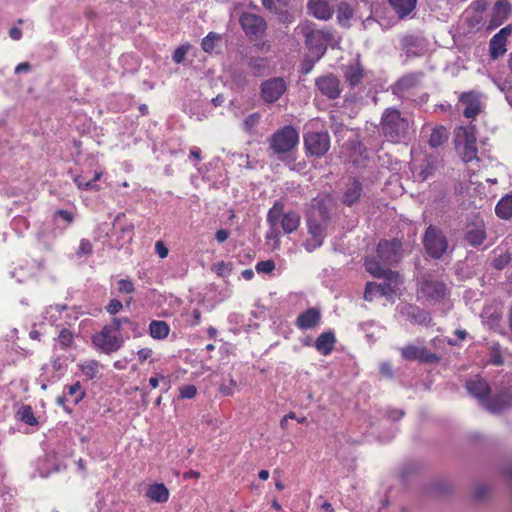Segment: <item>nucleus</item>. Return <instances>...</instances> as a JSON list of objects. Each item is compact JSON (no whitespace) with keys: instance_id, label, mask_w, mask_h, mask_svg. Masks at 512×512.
<instances>
[{"instance_id":"nucleus-1","label":"nucleus","mask_w":512,"mask_h":512,"mask_svg":"<svg viewBox=\"0 0 512 512\" xmlns=\"http://www.w3.org/2000/svg\"><path fill=\"white\" fill-rule=\"evenodd\" d=\"M329 219V210L322 201L317 202L311 208L307 218V228L310 237L303 244L308 252H313L322 246Z\"/></svg>"},{"instance_id":"nucleus-2","label":"nucleus","mask_w":512,"mask_h":512,"mask_svg":"<svg viewBox=\"0 0 512 512\" xmlns=\"http://www.w3.org/2000/svg\"><path fill=\"white\" fill-rule=\"evenodd\" d=\"M284 205L280 201H276L273 207L268 211L267 221L270 225V230L267 233V238H278L279 231L278 224L281 225L282 230L287 233L295 232L299 226L301 217L295 211L283 212Z\"/></svg>"},{"instance_id":"nucleus-3","label":"nucleus","mask_w":512,"mask_h":512,"mask_svg":"<svg viewBox=\"0 0 512 512\" xmlns=\"http://www.w3.org/2000/svg\"><path fill=\"white\" fill-rule=\"evenodd\" d=\"M380 126L389 141L399 143L407 138L410 122L398 109L387 108L382 114Z\"/></svg>"},{"instance_id":"nucleus-4","label":"nucleus","mask_w":512,"mask_h":512,"mask_svg":"<svg viewBox=\"0 0 512 512\" xmlns=\"http://www.w3.org/2000/svg\"><path fill=\"white\" fill-rule=\"evenodd\" d=\"M298 30L305 37L307 48L316 55L319 60L327 50V45L333 40V33L329 29H314L312 23L305 22L297 26Z\"/></svg>"},{"instance_id":"nucleus-5","label":"nucleus","mask_w":512,"mask_h":512,"mask_svg":"<svg viewBox=\"0 0 512 512\" xmlns=\"http://www.w3.org/2000/svg\"><path fill=\"white\" fill-rule=\"evenodd\" d=\"M269 147L273 154L280 160L292 153L299 143V133L287 125L275 131L268 139Z\"/></svg>"},{"instance_id":"nucleus-6","label":"nucleus","mask_w":512,"mask_h":512,"mask_svg":"<svg viewBox=\"0 0 512 512\" xmlns=\"http://www.w3.org/2000/svg\"><path fill=\"white\" fill-rule=\"evenodd\" d=\"M476 130L474 126H461L455 130V147L464 162H470L477 158Z\"/></svg>"},{"instance_id":"nucleus-7","label":"nucleus","mask_w":512,"mask_h":512,"mask_svg":"<svg viewBox=\"0 0 512 512\" xmlns=\"http://www.w3.org/2000/svg\"><path fill=\"white\" fill-rule=\"evenodd\" d=\"M384 282L381 284L375 282H368L364 291V299L366 301L373 300V291L379 290L381 296L391 299L399 290L402 284V279L398 272L388 269L384 275L379 277Z\"/></svg>"},{"instance_id":"nucleus-8","label":"nucleus","mask_w":512,"mask_h":512,"mask_svg":"<svg viewBox=\"0 0 512 512\" xmlns=\"http://www.w3.org/2000/svg\"><path fill=\"white\" fill-rule=\"evenodd\" d=\"M423 244L429 256L440 259L449 248L444 232L435 225H429L423 235Z\"/></svg>"},{"instance_id":"nucleus-9","label":"nucleus","mask_w":512,"mask_h":512,"mask_svg":"<svg viewBox=\"0 0 512 512\" xmlns=\"http://www.w3.org/2000/svg\"><path fill=\"white\" fill-rule=\"evenodd\" d=\"M92 343L101 352L112 354L122 347L123 339L113 330L112 325H105L92 336Z\"/></svg>"},{"instance_id":"nucleus-10","label":"nucleus","mask_w":512,"mask_h":512,"mask_svg":"<svg viewBox=\"0 0 512 512\" xmlns=\"http://www.w3.org/2000/svg\"><path fill=\"white\" fill-rule=\"evenodd\" d=\"M418 294L419 297L425 299L431 304H434L440 302L446 297L447 287L442 281L433 279L430 276H425L420 282Z\"/></svg>"},{"instance_id":"nucleus-11","label":"nucleus","mask_w":512,"mask_h":512,"mask_svg":"<svg viewBox=\"0 0 512 512\" xmlns=\"http://www.w3.org/2000/svg\"><path fill=\"white\" fill-rule=\"evenodd\" d=\"M304 148L306 154L314 157L324 156L330 149V136L328 132H308L304 135Z\"/></svg>"},{"instance_id":"nucleus-12","label":"nucleus","mask_w":512,"mask_h":512,"mask_svg":"<svg viewBox=\"0 0 512 512\" xmlns=\"http://www.w3.org/2000/svg\"><path fill=\"white\" fill-rule=\"evenodd\" d=\"M287 88V82L282 77L267 79L260 85V98L266 104H273L286 93Z\"/></svg>"},{"instance_id":"nucleus-13","label":"nucleus","mask_w":512,"mask_h":512,"mask_svg":"<svg viewBox=\"0 0 512 512\" xmlns=\"http://www.w3.org/2000/svg\"><path fill=\"white\" fill-rule=\"evenodd\" d=\"M240 24L245 34L254 39L261 38L267 28L265 19L254 13H243L240 17Z\"/></svg>"},{"instance_id":"nucleus-14","label":"nucleus","mask_w":512,"mask_h":512,"mask_svg":"<svg viewBox=\"0 0 512 512\" xmlns=\"http://www.w3.org/2000/svg\"><path fill=\"white\" fill-rule=\"evenodd\" d=\"M402 244L397 239L382 240L377 245V257L384 264L398 263L402 257Z\"/></svg>"},{"instance_id":"nucleus-15","label":"nucleus","mask_w":512,"mask_h":512,"mask_svg":"<svg viewBox=\"0 0 512 512\" xmlns=\"http://www.w3.org/2000/svg\"><path fill=\"white\" fill-rule=\"evenodd\" d=\"M401 356L406 360H419L423 363H438L440 357L428 351L424 346L408 344L401 348Z\"/></svg>"},{"instance_id":"nucleus-16","label":"nucleus","mask_w":512,"mask_h":512,"mask_svg":"<svg viewBox=\"0 0 512 512\" xmlns=\"http://www.w3.org/2000/svg\"><path fill=\"white\" fill-rule=\"evenodd\" d=\"M512 33V28L510 25L503 27L500 29L490 40L489 42V53L490 57L493 60L498 59L503 56L507 52V42L508 38Z\"/></svg>"},{"instance_id":"nucleus-17","label":"nucleus","mask_w":512,"mask_h":512,"mask_svg":"<svg viewBox=\"0 0 512 512\" xmlns=\"http://www.w3.org/2000/svg\"><path fill=\"white\" fill-rule=\"evenodd\" d=\"M315 85L320 93L329 99H336L341 94L339 79L333 74H327L318 77Z\"/></svg>"},{"instance_id":"nucleus-18","label":"nucleus","mask_w":512,"mask_h":512,"mask_svg":"<svg viewBox=\"0 0 512 512\" xmlns=\"http://www.w3.org/2000/svg\"><path fill=\"white\" fill-rule=\"evenodd\" d=\"M436 168V160L432 156L425 155L419 163L413 162V178L415 181L424 182L435 174Z\"/></svg>"},{"instance_id":"nucleus-19","label":"nucleus","mask_w":512,"mask_h":512,"mask_svg":"<svg viewBox=\"0 0 512 512\" xmlns=\"http://www.w3.org/2000/svg\"><path fill=\"white\" fill-rule=\"evenodd\" d=\"M459 102L463 106V115L467 118H475L482 110L479 93L473 91L462 93Z\"/></svg>"},{"instance_id":"nucleus-20","label":"nucleus","mask_w":512,"mask_h":512,"mask_svg":"<svg viewBox=\"0 0 512 512\" xmlns=\"http://www.w3.org/2000/svg\"><path fill=\"white\" fill-rule=\"evenodd\" d=\"M466 389L468 393L476 398L481 404H485L491 390L483 378L474 376L466 381Z\"/></svg>"},{"instance_id":"nucleus-21","label":"nucleus","mask_w":512,"mask_h":512,"mask_svg":"<svg viewBox=\"0 0 512 512\" xmlns=\"http://www.w3.org/2000/svg\"><path fill=\"white\" fill-rule=\"evenodd\" d=\"M423 76V72H411L405 74L392 86L393 93L399 95L416 87L419 85Z\"/></svg>"},{"instance_id":"nucleus-22","label":"nucleus","mask_w":512,"mask_h":512,"mask_svg":"<svg viewBox=\"0 0 512 512\" xmlns=\"http://www.w3.org/2000/svg\"><path fill=\"white\" fill-rule=\"evenodd\" d=\"M321 320V313L317 308H309L298 315L296 326L301 330L313 329L317 327Z\"/></svg>"},{"instance_id":"nucleus-23","label":"nucleus","mask_w":512,"mask_h":512,"mask_svg":"<svg viewBox=\"0 0 512 512\" xmlns=\"http://www.w3.org/2000/svg\"><path fill=\"white\" fill-rule=\"evenodd\" d=\"M511 13V5L507 0H498L491 12L490 28L500 26Z\"/></svg>"},{"instance_id":"nucleus-24","label":"nucleus","mask_w":512,"mask_h":512,"mask_svg":"<svg viewBox=\"0 0 512 512\" xmlns=\"http://www.w3.org/2000/svg\"><path fill=\"white\" fill-rule=\"evenodd\" d=\"M307 8L309 13L319 20H329L333 14V10L325 0H309Z\"/></svg>"},{"instance_id":"nucleus-25","label":"nucleus","mask_w":512,"mask_h":512,"mask_svg":"<svg viewBox=\"0 0 512 512\" xmlns=\"http://www.w3.org/2000/svg\"><path fill=\"white\" fill-rule=\"evenodd\" d=\"M512 394L509 391L496 395L492 400H486L484 406L492 413H499L510 406Z\"/></svg>"},{"instance_id":"nucleus-26","label":"nucleus","mask_w":512,"mask_h":512,"mask_svg":"<svg viewBox=\"0 0 512 512\" xmlns=\"http://www.w3.org/2000/svg\"><path fill=\"white\" fill-rule=\"evenodd\" d=\"M336 343L335 334L327 331L320 334L315 341V348L323 355H328L334 349Z\"/></svg>"},{"instance_id":"nucleus-27","label":"nucleus","mask_w":512,"mask_h":512,"mask_svg":"<svg viewBox=\"0 0 512 512\" xmlns=\"http://www.w3.org/2000/svg\"><path fill=\"white\" fill-rule=\"evenodd\" d=\"M418 0H388L389 5L401 19L415 10Z\"/></svg>"},{"instance_id":"nucleus-28","label":"nucleus","mask_w":512,"mask_h":512,"mask_svg":"<svg viewBox=\"0 0 512 512\" xmlns=\"http://www.w3.org/2000/svg\"><path fill=\"white\" fill-rule=\"evenodd\" d=\"M362 185L359 181L353 180L346 188L343 194V203L347 206H352L361 197Z\"/></svg>"},{"instance_id":"nucleus-29","label":"nucleus","mask_w":512,"mask_h":512,"mask_svg":"<svg viewBox=\"0 0 512 512\" xmlns=\"http://www.w3.org/2000/svg\"><path fill=\"white\" fill-rule=\"evenodd\" d=\"M486 238V231L483 225H475L469 228L465 234V240L471 246H479Z\"/></svg>"},{"instance_id":"nucleus-30","label":"nucleus","mask_w":512,"mask_h":512,"mask_svg":"<svg viewBox=\"0 0 512 512\" xmlns=\"http://www.w3.org/2000/svg\"><path fill=\"white\" fill-rule=\"evenodd\" d=\"M147 497L156 503H164L169 498V491L164 484H154L149 487Z\"/></svg>"},{"instance_id":"nucleus-31","label":"nucleus","mask_w":512,"mask_h":512,"mask_svg":"<svg viewBox=\"0 0 512 512\" xmlns=\"http://www.w3.org/2000/svg\"><path fill=\"white\" fill-rule=\"evenodd\" d=\"M364 77L363 68L359 64L350 65L346 68L345 79L351 87L357 86Z\"/></svg>"},{"instance_id":"nucleus-32","label":"nucleus","mask_w":512,"mask_h":512,"mask_svg":"<svg viewBox=\"0 0 512 512\" xmlns=\"http://www.w3.org/2000/svg\"><path fill=\"white\" fill-rule=\"evenodd\" d=\"M170 328L165 321L154 320L149 325L150 336L154 339H165L169 335Z\"/></svg>"},{"instance_id":"nucleus-33","label":"nucleus","mask_w":512,"mask_h":512,"mask_svg":"<svg viewBox=\"0 0 512 512\" xmlns=\"http://www.w3.org/2000/svg\"><path fill=\"white\" fill-rule=\"evenodd\" d=\"M495 212L502 219H509L512 216V196L503 197L496 205Z\"/></svg>"},{"instance_id":"nucleus-34","label":"nucleus","mask_w":512,"mask_h":512,"mask_svg":"<svg viewBox=\"0 0 512 512\" xmlns=\"http://www.w3.org/2000/svg\"><path fill=\"white\" fill-rule=\"evenodd\" d=\"M448 139L447 131L443 126L432 130L429 138V145L433 148L441 146Z\"/></svg>"},{"instance_id":"nucleus-35","label":"nucleus","mask_w":512,"mask_h":512,"mask_svg":"<svg viewBox=\"0 0 512 512\" xmlns=\"http://www.w3.org/2000/svg\"><path fill=\"white\" fill-rule=\"evenodd\" d=\"M365 268L373 277L379 278L388 270L380 265V263L374 257H368L365 259Z\"/></svg>"},{"instance_id":"nucleus-36","label":"nucleus","mask_w":512,"mask_h":512,"mask_svg":"<svg viewBox=\"0 0 512 512\" xmlns=\"http://www.w3.org/2000/svg\"><path fill=\"white\" fill-rule=\"evenodd\" d=\"M74 183L80 190H93V191H100L101 187L97 183H94L93 181L87 180V178L83 174L76 175L73 178Z\"/></svg>"},{"instance_id":"nucleus-37","label":"nucleus","mask_w":512,"mask_h":512,"mask_svg":"<svg viewBox=\"0 0 512 512\" xmlns=\"http://www.w3.org/2000/svg\"><path fill=\"white\" fill-rule=\"evenodd\" d=\"M79 368L88 379H93L98 373L99 362L96 360H88L79 364Z\"/></svg>"},{"instance_id":"nucleus-38","label":"nucleus","mask_w":512,"mask_h":512,"mask_svg":"<svg viewBox=\"0 0 512 512\" xmlns=\"http://www.w3.org/2000/svg\"><path fill=\"white\" fill-rule=\"evenodd\" d=\"M353 17V9L350 4L341 2L337 8V19L339 23L347 22Z\"/></svg>"},{"instance_id":"nucleus-39","label":"nucleus","mask_w":512,"mask_h":512,"mask_svg":"<svg viewBox=\"0 0 512 512\" xmlns=\"http://www.w3.org/2000/svg\"><path fill=\"white\" fill-rule=\"evenodd\" d=\"M19 416H20L21 421H23L24 423H26L30 426H35L38 424V421L33 414L32 408L28 405L23 406L19 410Z\"/></svg>"},{"instance_id":"nucleus-40","label":"nucleus","mask_w":512,"mask_h":512,"mask_svg":"<svg viewBox=\"0 0 512 512\" xmlns=\"http://www.w3.org/2000/svg\"><path fill=\"white\" fill-rule=\"evenodd\" d=\"M280 161H282L290 170L297 172L303 171L306 167V163L304 161L296 162L292 154L280 159Z\"/></svg>"},{"instance_id":"nucleus-41","label":"nucleus","mask_w":512,"mask_h":512,"mask_svg":"<svg viewBox=\"0 0 512 512\" xmlns=\"http://www.w3.org/2000/svg\"><path fill=\"white\" fill-rule=\"evenodd\" d=\"M261 115L258 112L252 113L248 115L244 122L243 128L247 133H251L255 126H257L260 122Z\"/></svg>"},{"instance_id":"nucleus-42","label":"nucleus","mask_w":512,"mask_h":512,"mask_svg":"<svg viewBox=\"0 0 512 512\" xmlns=\"http://www.w3.org/2000/svg\"><path fill=\"white\" fill-rule=\"evenodd\" d=\"M249 67L255 76H260L266 68V61L263 58H253L249 62Z\"/></svg>"},{"instance_id":"nucleus-43","label":"nucleus","mask_w":512,"mask_h":512,"mask_svg":"<svg viewBox=\"0 0 512 512\" xmlns=\"http://www.w3.org/2000/svg\"><path fill=\"white\" fill-rule=\"evenodd\" d=\"M58 341L61 344L62 348L70 347L73 343L72 332L66 328H63L58 335Z\"/></svg>"},{"instance_id":"nucleus-44","label":"nucleus","mask_w":512,"mask_h":512,"mask_svg":"<svg viewBox=\"0 0 512 512\" xmlns=\"http://www.w3.org/2000/svg\"><path fill=\"white\" fill-rule=\"evenodd\" d=\"M219 39L218 35L210 32L201 42V47L205 52H211L215 47V41Z\"/></svg>"},{"instance_id":"nucleus-45","label":"nucleus","mask_w":512,"mask_h":512,"mask_svg":"<svg viewBox=\"0 0 512 512\" xmlns=\"http://www.w3.org/2000/svg\"><path fill=\"white\" fill-rule=\"evenodd\" d=\"M191 46L189 44L182 45L175 49L172 59L175 63L180 64L185 60L186 54L189 51Z\"/></svg>"},{"instance_id":"nucleus-46","label":"nucleus","mask_w":512,"mask_h":512,"mask_svg":"<svg viewBox=\"0 0 512 512\" xmlns=\"http://www.w3.org/2000/svg\"><path fill=\"white\" fill-rule=\"evenodd\" d=\"M92 252H93L92 243L88 239H82L80 241V244H79V247H78V250L76 253L77 256L78 257L88 256V255H91Z\"/></svg>"},{"instance_id":"nucleus-47","label":"nucleus","mask_w":512,"mask_h":512,"mask_svg":"<svg viewBox=\"0 0 512 512\" xmlns=\"http://www.w3.org/2000/svg\"><path fill=\"white\" fill-rule=\"evenodd\" d=\"M123 324L129 325L132 329L136 328V324L134 322L130 321L126 317H124V318H116L115 317V318H113L112 323L110 325H112L113 330L119 334V332L122 329Z\"/></svg>"},{"instance_id":"nucleus-48","label":"nucleus","mask_w":512,"mask_h":512,"mask_svg":"<svg viewBox=\"0 0 512 512\" xmlns=\"http://www.w3.org/2000/svg\"><path fill=\"white\" fill-rule=\"evenodd\" d=\"M412 319L418 324H428L431 320L429 314L420 309H414V312L411 314Z\"/></svg>"},{"instance_id":"nucleus-49","label":"nucleus","mask_w":512,"mask_h":512,"mask_svg":"<svg viewBox=\"0 0 512 512\" xmlns=\"http://www.w3.org/2000/svg\"><path fill=\"white\" fill-rule=\"evenodd\" d=\"M180 398L192 399L197 394V388L194 385H184L179 388Z\"/></svg>"},{"instance_id":"nucleus-50","label":"nucleus","mask_w":512,"mask_h":512,"mask_svg":"<svg viewBox=\"0 0 512 512\" xmlns=\"http://www.w3.org/2000/svg\"><path fill=\"white\" fill-rule=\"evenodd\" d=\"M68 395L74 397V402L78 403L84 396V392L81 390V385L79 382L69 386Z\"/></svg>"},{"instance_id":"nucleus-51","label":"nucleus","mask_w":512,"mask_h":512,"mask_svg":"<svg viewBox=\"0 0 512 512\" xmlns=\"http://www.w3.org/2000/svg\"><path fill=\"white\" fill-rule=\"evenodd\" d=\"M256 271L258 273H271L275 269V263L272 260L260 261L256 264Z\"/></svg>"},{"instance_id":"nucleus-52","label":"nucleus","mask_w":512,"mask_h":512,"mask_svg":"<svg viewBox=\"0 0 512 512\" xmlns=\"http://www.w3.org/2000/svg\"><path fill=\"white\" fill-rule=\"evenodd\" d=\"M237 387V381L233 378L229 379V384H221L219 387V391L222 396H231L234 394V390Z\"/></svg>"},{"instance_id":"nucleus-53","label":"nucleus","mask_w":512,"mask_h":512,"mask_svg":"<svg viewBox=\"0 0 512 512\" xmlns=\"http://www.w3.org/2000/svg\"><path fill=\"white\" fill-rule=\"evenodd\" d=\"M289 0H262V5L270 12H277V3L285 6Z\"/></svg>"},{"instance_id":"nucleus-54","label":"nucleus","mask_w":512,"mask_h":512,"mask_svg":"<svg viewBox=\"0 0 512 512\" xmlns=\"http://www.w3.org/2000/svg\"><path fill=\"white\" fill-rule=\"evenodd\" d=\"M134 284L128 279H121L118 281V291L120 293H132L134 292Z\"/></svg>"},{"instance_id":"nucleus-55","label":"nucleus","mask_w":512,"mask_h":512,"mask_svg":"<svg viewBox=\"0 0 512 512\" xmlns=\"http://www.w3.org/2000/svg\"><path fill=\"white\" fill-rule=\"evenodd\" d=\"M123 308V304L118 299H111L109 304L106 306V311L111 314H117Z\"/></svg>"},{"instance_id":"nucleus-56","label":"nucleus","mask_w":512,"mask_h":512,"mask_svg":"<svg viewBox=\"0 0 512 512\" xmlns=\"http://www.w3.org/2000/svg\"><path fill=\"white\" fill-rule=\"evenodd\" d=\"M213 270L218 274V275H225V274H228L230 273L231 271V268L229 266V264L221 261L217 264L214 265L213 267Z\"/></svg>"},{"instance_id":"nucleus-57","label":"nucleus","mask_w":512,"mask_h":512,"mask_svg":"<svg viewBox=\"0 0 512 512\" xmlns=\"http://www.w3.org/2000/svg\"><path fill=\"white\" fill-rule=\"evenodd\" d=\"M274 13L278 14L280 22L284 24H289L293 21V17L289 14L287 10L279 9L277 7V12Z\"/></svg>"},{"instance_id":"nucleus-58","label":"nucleus","mask_w":512,"mask_h":512,"mask_svg":"<svg viewBox=\"0 0 512 512\" xmlns=\"http://www.w3.org/2000/svg\"><path fill=\"white\" fill-rule=\"evenodd\" d=\"M155 251L160 258H166L168 256V248L162 241H157L155 244Z\"/></svg>"},{"instance_id":"nucleus-59","label":"nucleus","mask_w":512,"mask_h":512,"mask_svg":"<svg viewBox=\"0 0 512 512\" xmlns=\"http://www.w3.org/2000/svg\"><path fill=\"white\" fill-rule=\"evenodd\" d=\"M133 229L134 226L132 224H128L121 228V233L123 237H127V241L130 242L133 238Z\"/></svg>"},{"instance_id":"nucleus-60","label":"nucleus","mask_w":512,"mask_h":512,"mask_svg":"<svg viewBox=\"0 0 512 512\" xmlns=\"http://www.w3.org/2000/svg\"><path fill=\"white\" fill-rule=\"evenodd\" d=\"M138 359L141 363L147 360L152 355V350L150 348H142L137 352Z\"/></svg>"},{"instance_id":"nucleus-61","label":"nucleus","mask_w":512,"mask_h":512,"mask_svg":"<svg viewBox=\"0 0 512 512\" xmlns=\"http://www.w3.org/2000/svg\"><path fill=\"white\" fill-rule=\"evenodd\" d=\"M215 238L219 243H223L229 238V232L225 229H219L215 234Z\"/></svg>"},{"instance_id":"nucleus-62","label":"nucleus","mask_w":512,"mask_h":512,"mask_svg":"<svg viewBox=\"0 0 512 512\" xmlns=\"http://www.w3.org/2000/svg\"><path fill=\"white\" fill-rule=\"evenodd\" d=\"M57 215L67 221L68 223H71L73 221V214L67 210H59L57 211Z\"/></svg>"},{"instance_id":"nucleus-63","label":"nucleus","mask_w":512,"mask_h":512,"mask_svg":"<svg viewBox=\"0 0 512 512\" xmlns=\"http://www.w3.org/2000/svg\"><path fill=\"white\" fill-rule=\"evenodd\" d=\"M9 36L13 39V40H19L21 39L22 37V31L21 29L17 28V27H12L10 30H9Z\"/></svg>"},{"instance_id":"nucleus-64","label":"nucleus","mask_w":512,"mask_h":512,"mask_svg":"<svg viewBox=\"0 0 512 512\" xmlns=\"http://www.w3.org/2000/svg\"><path fill=\"white\" fill-rule=\"evenodd\" d=\"M313 66H314V62H313V61H311V60H305V61L302 63V68H301L302 73H304V74H308V73L312 70Z\"/></svg>"}]
</instances>
